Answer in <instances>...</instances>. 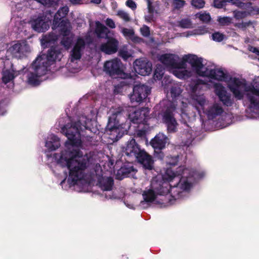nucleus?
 <instances>
[{
    "label": "nucleus",
    "mask_w": 259,
    "mask_h": 259,
    "mask_svg": "<svg viewBox=\"0 0 259 259\" xmlns=\"http://www.w3.org/2000/svg\"><path fill=\"white\" fill-rule=\"evenodd\" d=\"M137 135L139 137H143L146 135V131L144 130H139L137 132Z\"/></svg>",
    "instance_id": "nucleus-60"
},
{
    "label": "nucleus",
    "mask_w": 259,
    "mask_h": 259,
    "mask_svg": "<svg viewBox=\"0 0 259 259\" xmlns=\"http://www.w3.org/2000/svg\"><path fill=\"white\" fill-rule=\"evenodd\" d=\"M170 107L167 109L166 111L164 113H171L172 112H174L175 110L176 107L172 103L168 102V104Z\"/></svg>",
    "instance_id": "nucleus-54"
},
{
    "label": "nucleus",
    "mask_w": 259,
    "mask_h": 259,
    "mask_svg": "<svg viewBox=\"0 0 259 259\" xmlns=\"http://www.w3.org/2000/svg\"><path fill=\"white\" fill-rule=\"evenodd\" d=\"M227 2L231 3L233 4L236 5L237 6H240V0H227Z\"/></svg>",
    "instance_id": "nucleus-62"
},
{
    "label": "nucleus",
    "mask_w": 259,
    "mask_h": 259,
    "mask_svg": "<svg viewBox=\"0 0 259 259\" xmlns=\"http://www.w3.org/2000/svg\"><path fill=\"white\" fill-rule=\"evenodd\" d=\"M134 69L143 76L148 75L152 71V64L146 59H137L134 62Z\"/></svg>",
    "instance_id": "nucleus-14"
},
{
    "label": "nucleus",
    "mask_w": 259,
    "mask_h": 259,
    "mask_svg": "<svg viewBox=\"0 0 259 259\" xmlns=\"http://www.w3.org/2000/svg\"><path fill=\"white\" fill-rule=\"evenodd\" d=\"M171 94L173 97H176L177 96L180 95L181 93V90L179 87H173L171 89Z\"/></svg>",
    "instance_id": "nucleus-47"
},
{
    "label": "nucleus",
    "mask_w": 259,
    "mask_h": 259,
    "mask_svg": "<svg viewBox=\"0 0 259 259\" xmlns=\"http://www.w3.org/2000/svg\"><path fill=\"white\" fill-rule=\"evenodd\" d=\"M123 111H124V110H123V109L121 107H118L116 109H114L113 108V113H116V114L121 113L122 112H123Z\"/></svg>",
    "instance_id": "nucleus-59"
},
{
    "label": "nucleus",
    "mask_w": 259,
    "mask_h": 259,
    "mask_svg": "<svg viewBox=\"0 0 259 259\" xmlns=\"http://www.w3.org/2000/svg\"><path fill=\"white\" fill-rule=\"evenodd\" d=\"M187 61L191 65L193 71L200 76H206L220 81L225 80L227 78V74L221 69L206 67L202 64L201 59L196 56H188Z\"/></svg>",
    "instance_id": "nucleus-6"
},
{
    "label": "nucleus",
    "mask_w": 259,
    "mask_h": 259,
    "mask_svg": "<svg viewBox=\"0 0 259 259\" xmlns=\"http://www.w3.org/2000/svg\"><path fill=\"white\" fill-rule=\"evenodd\" d=\"M166 138L162 134L157 135L150 141V145L154 148V151H160L165 147Z\"/></svg>",
    "instance_id": "nucleus-23"
},
{
    "label": "nucleus",
    "mask_w": 259,
    "mask_h": 259,
    "mask_svg": "<svg viewBox=\"0 0 259 259\" xmlns=\"http://www.w3.org/2000/svg\"><path fill=\"white\" fill-rule=\"evenodd\" d=\"M150 93V89L144 84L136 85L133 88V93L130 95L132 103H140L145 99Z\"/></svg>",
    "instance_id": "nucleus-10"
},
{
    "label": "nucleus",
    "mask_w": 259,
    "mask_h": 259,
    "mask_svg": "<svg viewBox=\"0 0 259 259\" xmlns=\"http://www.w3.org/2000/svg\"><path fill=\"white\" fill-rule=\"evenodd\" d=\"M226 2L227 0H214L213 4L215 7L221 8Z\"/></svg>",
    "instance_id": "nucleus-48"
},
{
    "label": "nucleus",
    "mask_w": 259,
    "mask_h": 259,
    "mask_svg": "<svg viewBox=\"0 0 259 259\" xmlns=\"http://www.w3.org/2000/svg\"><path fill=\"white\" fill-rule=\"evenodd\" d=\"M212 113H222L223 112L222 108L218 104L214 105L213 107Z\"/></svg>",
    "instance_id": "nucleus-50"
},
{
    "label": "nucleus",
    "mask_w": 259,
    "mask_h": 259,
    "mask_svg": "<svg viewBox=\"0 0 259 259\" xmlns=\"http://www.w3.org/2000/svg\"><path fill=\"white\" fill-rule=\"evenodd\" d=\"M41 58H37L32 64L34 69V73H30L28 75V80L30 84L36 85L38 82V77L46 73L47 65H45V62H42V65H40L41 61Z\"/></svg>",
    "instance_id": "nucleus-7"
},
{
    "label": "nucleus",
    "mask_w": 259,
    "mask_h": 259,
    "mask_svg": "<svg viewBox=\"0 0 259 259\" xmlns=\"http://www.w3.org/2000/svg\"><path fill=\"white\" fill-rule=\"evenodd\" d=\"M110 129V131L113 132V136H115V137L113 138L116 140H118L122 137L124 134L123 132H121V129H120L119 126H117L115 125L111 126Z\"/></svg>",
    "instance_id": "nucleus-32"
},
{
    "label": "nucleus",
    "mask_w": 259,
    "mask_h": 259,
    "mask_svg": "<svg viewBox=\"0 0 259 259\" xmlns=\"http://www.w3.org/2000/svg\"><path fill=\"white\" fill-rule=\"evenodd\" d=\"M163 74V72L162 70H159L158 67L155 69L154 72V77L157 79H160Z\"/></svg>",
    "instance_id": "nucleus-51"
},
{
    "label": "nucleus",
    "mask_w": 259,
    "mask_h": 259,
    "mask_svg": "<svg viewBox=\"0 0 259 259\" xmlns=\"http://www.w3.org/2000/svg\"><path fill=\"white\" fill-rule=\"evenodd\" d=\"M69 12V8L67 6L63 7L60 8L56 14L55 16V18L56 19H58L59 17L64 18L66 16V15L68 14Z\"/></svg>",
    "instance_id": "nucleus-34"
},
{
    "label": "nucleus",
    "mask_w": 259,
    "mask_h": 259,
    "mask_svg": "<svg viewBox=\"0 0 259 259\" xmlns=\"http://www.w3.org/2000/svg\"><path fill=\"white\" fill-rule=\"evenodd\" d=\"M140 31L145 37H148L150 35V28L147 26H143L140 29Z\"/></svg>",
    "instance_id": "nucleus-44"
},
{
    "label": "nucleus",
    "mask_w": 259,
    "mask_h": 259,
    "mask_svg": "<svg viewBox=\"0 0 259 259\" xmlns=\"http://www.w3.org/2000/svg\"><path fill=\"white\" fill-rule=\"evenodd\" d=\"M44 6L50 7L56 4L58 0H36Z\"/></svg>",
    "instance_id": "nucleus-43"
},
{
    "label": "nucleus",
    "mask_w": 259,
    "mask_h": 259,
    "mask_svg": "<svg viewBox=\"0 0 259 259\" xmlns=\"http://www.w3.org/2000/svg\"><path fill=\"white\" fill-rule=\"evenodd\" d=\"M153 14H150L149 16L145 17V20L147 22H150L153 21Z\"/></svg>",
    "instance_id": "nucleus-61"
},
{
    "label": "nucleus",
    "mask_w": 259,
    "mask_h": 259,
    "mask_svg": "<svg viewBox=\"0 0 259 259\" xmlns=\"http://www.w3.org/2000/svg\"><path fill=\"white\" fill-rule=\"evenodd\" d=\"M235 119L237 121H240L246 119H259V114H236Z\"/></svg>",
    "instance_id": "nucleus-33"
},
{
    "label": "nucleus",
    "mask_w": 259,
    "mask_h": 259,
    "mask_svg": "<svg viewBox=\"0 0 259 259\" xmlns=\"http://www.w3.org/2000/svg\"><path fill=\"white\" fill-rule=\"evenodd\" d=\"M186 56L183 60H180L177 55L165 54L160 56L159 61L170 69H172L173 74L179 78L186 79L192 75V72L185 69L187 58Z\"/></svg>",
    "instance_id": "nucleus-4"
},
{
    "label": "nucleus",
    "mask_w": 259,
    "mask_h": 259,
    "mask_svg": "<svg viewBox=\"0 0 259 259\" xmlns=\"http://www.w3.org/2000/svg\"><path fill=\"white\" fill-rule=\"evenodd\" d=\"M85 46V42L84 39L81 37H78L71 52L70 59L71 62H73L80 59L82 51L84 49Z\"/></svg>",
    "instance_id": "nucleus-17"
},
{
    "label": "nucleus",
    "mask_w": 259,
    "mask_h": 259,
    "mask_svg": "<svg viewBox=\"0 0 259 259\" xmlns=\"http://www.w3.org/2000/svg\"><path fill=\"white\" fill-rule=\"evenodd\" d=\"M106 39H107V42L100 45V50L108 55L117 52L119 46L118 40L113 37H107Z\"/></svg>",
    "instance_id": "nucleus-13"
},
{
    "label": "nucleus",
    "mask_w": 259,
    "mask_h": 259,
    "mask_svg": "<svg viewBox=\"0 0 259 259\" xmlns=\"http://www.w3.org/2000/svg\"><path fill=\"white\" fill-rule=\"evenodd\" d=\"M156 193L155 191L152 188L147 191H144L143 194V196L145 201L146 202H153L156 198Z\"/></svg>",
    "instance_id": "nucleus-28"
},
{
    "label": "nucleus",
    "mask_w": 259,
    "mask_h": 259,
    "mask_svg": "<svg viewBox=\"0 0 259 259\" xmlns=\"http://www.w3.org/2000/svg\"><path fill=\"white\" fill-rule=\"evenodd\" d=\"M181 118L180 119L182 123L190 126L189 123L191 122L195 119L196 114H180Z\"/></svg>",
    "instance_id": "nucleus-30"
},
{
    "label": "nucleus",
    "mask_w": 259,
    "mask_h": 259,
    "mask_svg": "<svg viewBox=\"0 0 259 259\" xmlns=\"http://www.w3.org/2000/svg\"><path fill=\"white\" fill-rule=\"evenodd\" d=\"M214 90L215 94L219 96L220 100L227 106L231 104L230 96L228 95L225 88L220 83L214 84Z\"/></svg>",
    "instance_id": "nucleus-22"
},
{
    "label": "nucleus",
    "mask_w": 259,
    "mask_h": 259,
    "mask_svg": "<svg viewBox=\"0 0 259 259\" xmlns=\"http://www.w3.org/2000/svg\"><path fill=\"white\" fill-rule=\"evenodd\" d=\"M188 169H183L181 174H177L170 168L166 169L165 174L160 180H153L151 188L157 195H165L169 194L171 198L176 200L183 196L184 191H189L192 187V183L189 181L188 177L185 176Z\"/></svg>",
    "instance_id": "nucleus-2"
},
{
    "label": "nucleus",
    "mask_w": 259,
    "mask_h": 259,
    "mask_svg": "<svg viewBox=\"0 0 259 259\" xmlns=\"http://www.w3.org/2000/svg\"><path fill=\"white\" fill-rule=\"evenodd\" d=\"M95 31L98 37L105 38L109 37L108 34L110 32L108 28L99 21L96 22Z\"/></svg>",
    "instance_id": "nucleus-25"
},
{
    "label": "nucleus",
    "mask_w": 259,
    "mask_h": 259,
    "mask_svg": "<svg viewBox=\"0 0 259 259\" xmlns=\"http://www.w3.org/2000/svg\"><path fill=\"white\" fill-rule=\"evenodd\" d=\"M136 169L133 165H124L118 171V174H121L122 178L133 176L136 173Z\"/></svg>",
    "instance_id": "nucleus-26"
},
{
    "label": "nucleus",
    "mask_w": 259,
    "mask_h": 259,
    "mask_svg": "<svg viewBox=\"0 0 259 259\" xmlns=\"http://www.w3.org/2000/svg\"><path fill=\"white\" fill-rule=\"evenodd\" d=\"M60 56V52L52 48L48 51L47 55L43 54L38 56L37 58H41L42 59L41 61L40 62V65H42V62H45V65L46 64L48 67L51 64L52 62L58 60Z\"/></svg>",
    "instance_id": "nucleus-20"
},
{
    "label": "nucleus",
    "mask_w": 259,
    "mask_h": 259,
    "mask_svg": "<svg viewBox=\"0 0 259 259\" xmlns=\"http://www.w3.org/2000/svg\"><path fill=\"white\" fill-rule=\"evenodd\" d=\"M26 48V46L24 43L17 42L9 47L7 53L14 57L20 58L24 55Z\"/></svg>",
    "instance_id": "nucleus-21"
},
{
    "label": "nucleus",
    "mask_w": 259,
    "mask_h": 259,
    "mask_svg": "<svg viewBox=\"0 0 259 259\" xmlns=\"http://www.w3.org/2000/svg\"><path fill=\"white\" fill-rule=\"evenodd\" d=\"M193 99L198 102V103L201 106L204 105L205 100L202 95H199L198 96H196L193 97Z\"/></svg>",
    "instance_id": "nucleus-46"
},
{
    "label": "nucleus",
    "mask_w": 259,
    "mask_h": 259,
    "mask_svg": "<svg viewBox=\"0 0 259 259\" xmlns=\"http://www.w3.org/2000/svg\"><path fill=\"white\" fill-rule=\"evenodd\" d=\"M100 187L103 191H110L114 185V180L111 177L103 178L99 181Z\"/></svg>",
    "instance_id": "nucleus-27"
},
{
    "label": "nucleus",
    "mask_w": 259,
    "mask_h": 259,
    "mask_svg": "<svg viewBox=\"0 0 259 259\" xmlns=\"http://www.w3.org/2000/svg\"><path fill=\"white\" fill-rule=\"evenodd\" d=\"M228 85L235 98L240 100L244 95H246L251 104L254 105L257 104L259 100V90L254 89L253 86L248 85L244 79L231 78Z\"/></svg>",
    "instance_id": "nucleus-3"
},
{
    "label": "nucleus",
    "mask_w": 259,
    "mask_h": 259,
    "mask_svg": "<svg viewBox=\"0 0 259 259\" xmlns=\"http://www.w3.org/2000/svg\"><path fill=\"white\" fill-rule=\"evenodd\" d=\"M14 77L15 73L13 71L6 70L3 72L2 80L5 83H7L12 80Z\"/></svg>",
    "instance_id": "nucleus-31"
},
{
    "label": "nucleus",
    "mask_w": 259,
    "mask_h": 259,
    "mask_svg": "<svg viewBox=\"0 0 259 259\" xmlns=\"http://www.w3.org/2000/svg\"><path fill=\"white\" fill-rule=\"evenodd\" d=\"M173 5L176 9H179L184 6L185 1L184 0H173Z\"/></svg>",
    "instance_id": "nucleus-42"
},
{
    "label": "nucleus",
    "mask_w": 259,
    "mask_h": 259,
    "mask_svg": "<svg viewBox=\"0 0 259 259\" xmlns=\"http://www.w3.org/2000/svg\"><path fill=\"white\" fill-rule=\"evenodd\" d=\"M72 4H79L80 0H69Z\"/></svg>",
    "instance_id": "nucleus-64"
},
{
    "label": "nucleus",
    "mask_w": 259,
    "mask_h": 259,
    "mask_svg": "<svg viewBox=\"0 0 259 259\" xmlns=\"http://www.w3.org/2000/svg\"><path fill=\"white\" fill-rule=\"evenodd\" d=\"M51 139L54 141V143L51 141H47L45 146L50 151H52L58 149L60 146V144L59 139L57 136L53 135Z\"/></svg>",
    "instance_id": "nucleus-29"
},
{
    "label": "nucleus",
    "mask_w": 259,
    "mask_h": 259,
    "mask_svg": "<svg viewBox=\"0 0 259 259\" xmlns=\"http://www.w3.org/2000/svg\"><path fill=\"white\" fill-rule=\"evenodd\" d=\"M251 24L252 23L250 21H249L248 22H242L241 23L239 24L238 26L239 28L243 29L251 25Z\"/></svg>",
    "instance_id": "nucleus-57"
},
{
    "label": "nucleus",
    "mask_w": 259,
    "mask_h": 259,
    "mask_svg": "<svg viewBox=\"0 0 259 259\" xmlns=\"http://www.w3.org/2000/svg\"><path fill=\"white\" fill-rule=\"evenodd\" d=\"M174 115L162 114V122L166 125L168 133H174L177 132L178 124Z\"/></svg>",
    "instance_id": "nucleus-19"
},
{
    "label": "nucleus",
    "mask_w": 259,
    "mask_h": 259,
    "mask_svg": "<svg viewBox=\"0 0 259 259\" xmlns=\"http://www.w3.org/2000/svg\"><path fill=\"white\" fill-rule=\"evenodd\" d=\"M179 26L183 28H190L192 24L189 19H184L179 22Z\"/></svg>",
    "instance_id": "nucleus-37"
},
{
    "label": "nucleus",
    "mask_w": 259,
    "mask_h": 259,
    "mask_svg": "<svg viewBox=\"0 0 259 259\" xmlns=\"http://www.w3.org/2000/svg\"><path fill=\"white\" fill-rule=\"evenodd\" d=\"M202 126L206 131L223 128L235 121L233 114H198Z\"/></svg>",
    "instance_id": "nucleus-5"
},
{
    "label": "nucleus",
    "mask_w": 259,
    "mask_h": 259,
    "mask_svg": "<svg viewBox=\"0 0 259 259\" xmlns=\"http://www.w3.org/2000/svg\"><path fill=\"white\" fill-rule=\"evenodd\" d=\"M141 112H143L144 113H146L150 112V109L148 107H145L143 108L141 110Z\"/></svg>",
    "instance_id": "nucleus-63"
},
{
    "label": "nucleus",
    "mask_w": 259,
    "mask_h": 259,
    "mask_svg": "<svg viewBox=\"0 0 259 259\" xmlns=\"http://www.w3.org/2000/svg\"><path fill=\"white\" fill-rule=\"evenodd\" d=\"M121 64L120 61L117 59L107 61L104 64V70L110 76L121 75L123 72Z\"/></svg>",
    "instance_id": "nucleus-12"
},
{
    "label": "nucleus",
    "mask_w": 259,
    "mask_h": 259,
    "mask_svg": "<svg viewBox=\"0 0 259 259\" xmlns=\"http://www.w3.org/2000/svg\"><path fill=\"white\" fill-rule=\"evenodd\" d=\"M155 155L158 157L160 159H162L164 157V154L163 152L157 150L156 152L154 151Z\"/></svg>",
    "instance_id": "nucleus-58"
},
{
    "label": "nucleus",
    "mask_w": 259,
    "mask_h": 259,
    "mask_svg": "<svg viewBox=\"0 0 259 259\" xmlns=\"http://www.w3.org/2000/svg\"><path fill=\"white\" fill-rule=\"evenodd\" d=\"M218 21L221 25H228L232 23V19L229 17H219Z\"/></svg>",
    "instance_id": "nucleus-38"
},
{
    "label": "nucleus",
    "mask_w": 259,
    "mask_h": 259,
    "mask_svg": "<svg viewBox=\"0 0 259 259\" xmlns=\"http://www.w3.org/2000/svg\"><path fill=\"white\" fill-rule=\"evenodd\" d=\"M76 122L67 124L62 128V132L67 137L70 144L72 146L70 150H63L59 153H55L53 158L61 166H66L69 169L68 181L71 184H76L78 181L84 177V171L87 168L89 158L87 154L83 155L79 147L81 145L80 134L81 126L87 128L90 121L85 114H79Z\"/></svg>",
    "instance_id": "nucleus-1"
},
{
    "label": "nucleus",
    "mask_w": 259,
    "mask_h": 259,
    "mask_svg": "<svg viewBox=\"0 0 259 259\" xmlns=\"http://www.w3.org/2000/svg\"><path fill=\"white\" fill-rule=\"evenodd\" d=\"M150 93V89L144 84L136 85L133 88V93L130 95L132 103H140L145 99Z\"/></svg>",
    "instance_id": "nucleus-9"
},
{
    "label": "nucleus",
    "mask_w": 259,
    "mask_h": 259,
    "mask_svg": "<svg viewBox=\"0 0 259 259\" xmlns=\"http://www.w3.org/2000/svg\"><path fill=\"white\" fill-rule=\"evenodd\" d=\"M121 32L122 33L124 36L129 37L133 36V35L134 34L133 30L126 28H122Z\"/></svg>",
    "instance_id": "nucleus-45"
},
{
    "label": "nucleus",
    "mask_w": 259,
    "mask_h": 259,
    "mask_svg": "<svg viewBox=\"0 0 259 259\" xmlns=\"http://www.w3.org/2000/svg\"><path fill=\"white\" fill-rule=\"evenodd\" d=\"M61 33L63 35V37L61 41V44L67 49L70 46L72 40L73 34L70 33L71 25L68 21H62L61 23Z\"/></svg>",
    "instance_id": "nucleus-11"
},
{
    "label": "nucleus",
    "mask_w": 259,
    "mask_h": 259,
    "mask_svg": "<svg viewBox=\"0 0 259 259\" xmlns=\"http://www.w3.org/2000/svg\"><path fill=\"white\" fill-rule=\"evenodd\" d=\"M117 15L125 22H128L130 21V17L128 14L124 11L119 10L117 13Z\"/></svg>",
    "instance_id": "nucleus-39"
},
{
    "label": "nucleus",
    "mask_w": 259,
    "mask_h": 259,
    "mask_svg": "<svg viewBox=\"0 0 259 259\" xmlns=\"http://www.w3.org/2000/svg\"><path fill=\"white\" fill-rule=\"evenodd\" d=\"M119 54L120 56L125 60L127 59L130 56V55L127 52L124 51H120Z\"/></svg>",
    "instance_id": "nucleus-56"
},
{
    "label": "nucleus",
    "mask_w": 259,
    "mask_h": 259,
    "mask_svg": "<svg viewBox=\"0 0 259 259\" xmlns=\"http://www.w3.org/2000/svg\"><path fill=\"white\" fill-rule=\"evenodd\" d=\"M191 5L196 8H202L205 5L204 0H192Z\"/></svg>",
    "instance_id": "nucleus-41"
},
{
    "label": "nucleus",
    "mask_w": 259,
    "mask_h": 259,
    "mask_svg": "<svg viewBox=\"0 0 259 259\" xmlns=\"http://www.w3.org/2000/svg\"><path fill=\"white\" fill-rule=\"evenodd\" d=\"M148 3V9L150 14H153L154 11V8L152 6V2L150 0H147Z\"/></svg>",
    "instance_id": "nucleus-55"
},
{
    "label": "nucleus",
    "mask_w": 259,
    "mask_h": 259,
    "mask_svg": "<svg viewBox=\"0 0 259 259\" xmlns=\"http://www.w3.org/2000/svg\"><path fill=\"white\" fill-rule=\"evenodd\" d=\"M201 84L202 83L200 80H197L195 85L194 86L192 85V87H191L192 92L193 93L196 92L197 90L200 89V86Z\"/></svg>",
    "instance_id": "nucleus-52"
},
{
    "label": "nucleus",
    "mask_w": 259,
    "mask_h": 259,
    "mask_svg": "<svg viewBox=\"0 0 259 259\" xmlns=\"http://www.w3.org/2000/svg\"><path fill=\"white\" fill-rule=\"evenodd\" d=\"M143 150H142L140 146L136 142V140L132 138L128 141L125 149V154L129 158H136L138 155L141 153Z\"/></svg>",
    "instance_id": "nucleus-18"
},
{
    "label": "nucleus",
    "mask_w": 259,
    "mask_h": 259,
    "mask_svg": "<svg viewBox=\"0 0 259 259\" xmlns=\"http://www.w3.org/2000/svg\"><path fill=\"white\" fill-rule=\"evenodd\" d=\"M225 38V35L219 32H216L212 34V39L215 41L220 42Z\"/></svg>",
    "instance_id": "nucleus-40"
},
{
    "label": "nucleus",
    "mask_w": 259,
    "mask_h": 259,
    "mask_svg": "<svg viewBox=\"0 0 259 259\" xmlns=\"http://www.w3.org/2000/svg\"><path fill=\"white\" fill-rule=\"evenodd\" d=\"M150 93V89L144 84L136 85L133 88V93L130 95L132 103H140L145 99Z\"/></svg>",
    "instance_id": "nucleus-8"
},
{
    "label": "nucleus",
    "mask_w": 259,
    "mask_h": 259,
    "mask_svg": "<svg viewBox=\"0 0 259 259\" xmlns=\"http://www.w3.org/2000/svg\"><path fill=\"white\" fill-rule=\"evenodd\" d=\"M128 118L134 124L149 125V114H128Z\"/></svg>",
    "instance_id": "nucleus-24"
},
{
    "label": "nucleus",
    "mask_w": 259,
    "mask_h": 259,
    "mask_svg": "<svg viewBox=\"0 0 259 259\" xmlns=\"http://www.w3.org/2000/svg\"><path fill=\"white\" fill-rule=\"evenodd\" d=\"M196 18L203 22L207 23L210 20V16L208 13H198L196 14Z\"/></svg>",
    "instance_id": "nucleus-35"
},
{
    "label": "nucleus",
    "mask_w": 259,
    "mask_h": 259,
    "mask_svg": "<svg viewBox=\"0 0 259 259\" xmlns=\"http://www.w3.org/2000/svg\"><path fill=\"white\" fill-rule=\"evenodd\" d=\"M233 14L234 17L239 20L247 17L250 13L245 11H234Z\"/></svg>",
    "instance_id": "nucleus-36"
},
{
    "label": "nucleus",
    "mask_w": 259,
    "mask_h": 259,
    "mask_svg": "<svg viewBox=\"0 0 259 259\" xmlns=\"http://www.w3.org/2000/svg\"><path fill=\"white\" fill-rule=\"evenodd\" d=\"M51 20L46 16L39 17L31 22L32 28L38 32L47 31L50 27Z\"/></svg>",
    "instance_id": "nucleus-15"
},
{
    "label": "nucleus",
    "mask_w": 259,
    "mask_h": 259,
    "mask_svg": "<svg viewBox=\"0 0 259 259\" xmlns=\"http://www.w3.org/2000/svg\"><path fill=\"white\" fill-rule=\"evenodd\" d=\"M105 23L109 27L113 29L116 27L115 22L112 19L110 18H107L105 21Z\"/></svg>",
    "instance_id": "nucleus-49"
},
{
    "label": "nucleus",
    "mask_w": 259,
    "mask_h": 259,
    "mask_svg": "<svg viewBox=\"0 0 259 259\" xmlns=\"http://www.w3.org/2000/svg\"><path fill=\"white\" fill-rule=\"evenodd\" d=\"M145 169L152 170L154 169V160L151 155L143 150L138 155L136 158Z\"/></svg>",
    "instance_id": "nucleus-16"
},
{
    "label": "nucleus",
    "mask_w": 259,
    "mask_h": 259,
    "mask_svg": "<svg viewBox=\"0 0 259 259\" xmlns=\"http://www.w3.org/2000/svg\"><path fill=\"white\" fill-rule=\"evenodd\" d=\"M126 5L133 10H135L137 8L136 3L133 0H127L126 2Z\"/></svg>",
    "instance_id": "nucleus-53"
}]
</instances>
